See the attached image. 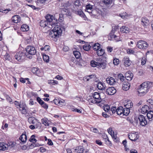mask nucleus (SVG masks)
Masks as SVG:
<instances>
[{
	"mask_svg": "<svg viewBox=\"0 0 153 153\" xmlns=\"http://www.w3.org/2000/svg\"><path fill=\"white\" fill-rule=\"evenodd\" d=\"M153 86V83L152 82H143L140 85V87L138 89L139 95L141 96L145 94L149 91V89Z\"/></svg>",
	"mask_w": 153,
	"mask_h": 153,
	"instance_id": "f257e3e1",
	"label": "nucleus"
},
{
	"mask_svg": "<svg viewBox=\"0 0 153 153\" xmlns=\"http://www.w3.org/2000/svg\"><path fill=\"white\" fill-rule=\"evenodd\" d=\"M45 18L46 20L41 21L40 22V26L43 27H47L51 28V27L54 23L53 21L54 18V16L52 15L48 14L46 16Z\"/></svg>",
	"mask_w": 153,
	"mask_h": 153,
	"instance_id": "f03ea898",
	"label": "nucleus"
},
{
	"mask_svg": "<svg viewBox=\"0 0 153 153\" xmlns=\"http://www.w3.org/2000/svg\"><path fill=\"white\" fill-rule=\"evenodd\" d=\"M106 65L105 60L100 57L97 58L96 61L92 60L91 62V65L92 67H97L102 69L105 68Z\"/></svg>",
	"mask_w": 153,
	"mask_h": 153,
	"instance_id": "7ed1b4c3",
	"label": "nucleus"
},
{
	"mask_svg": "<svg viewBox=\"0 0 153 153\" xmlns=\"http://www.w3.org/2000/svg\"><path fill=\"white\" fill-rule=\"evenodd\" d=\"M65 30L64 27L57 26L54 27L53 29L49 33V36L52 38H55L61 34L62 30Z\"/></svg>",
	"mask_w": 153,
	"mask_h": 153,
	"instance_id": "20e7f679",
	"label": "nucleus"
},
{
	"mask_svg": "<svg viewBox=\"0 0 153 153\" xmlns=\"http://www.w3.org/2000/svg\"><path fill=\"white\" fill-rule=\"evenodd\" d=\"M26 53L25 55L27 57L30 59L32 58L31 56H29V55H35L36 53V51L35 48L32 46H28L26 48Z\"/></svg>",
	"mask_w": 153,
	"mask_h": 153,
	"instance_id": "39448f33",
	"label": "nucleus"
},
{
	"mask_svg": "<svg viewBox=\"0 0 153 153\" xmlns=\"http://www.w3.org/2000/svg\"><path fill=\"white\" fill-rule=\"evenodd\" d=\"M101 13V11L96 7V8L94 9V10H93V11L91 13L90 16L92 18L99 19Z\"/></svg>",
	"mask_w": 153,
	"mask_h": 153,
	"instance_id": "423d86ee",
	"label": "nucleus"
},
{
	"mask_svg": "<svg viewBox=\"0 0 153 153\" xmlns=\"http://www.w3.org/2000/svg\"><path fill=\"white\" fill-rule=\"evenodd\" d=\"M137 46L140 49H146L148 46L147 43L143 40H140L137 42Z\"/></svg>",
	"mask_w": 153,
	"mask_h": 153,
	"instance_id": "0eeeda50",
	"label": "nucleus"
},
{
	"mask_svg": "<svg viewBox=\"0 0 153 153\" xmlns=\"http://www.w3.org/2000/svg\"><path fill=\"white\" fill-rule=\"evenodd\" d=\"M128 137L131 141H135L139 137L137 132H134L128 134Z\"/></svg>",
	"mask_w": 153,
	"mask_h": 153,
	"instance_id": "6e6552de",
	"label": "nucleus"
},
{
	"mask_svg": "<svg viewBox=\"0 0 153 153\" xmlns=\"http://www.w3.org/2000/svg\"><path fill=\"white\" fill-rule=\"evenodd\" d=\"M138 119L139 121L140 125L143 126H145L147 123V121L145 117L143 115H139L138 117Z\"/></svg>",
	"mask_w": 153,
	"mask_h": 153,
	"instance_id": "1a4fd4ad",
	"label": "nucleus"
},
{
	"mask_svg": "<svg viewBox=\"0 0 153 153\" xmlns=\"http://www.w3.org/2000/svg\"><path fill=\"white\" fill-rule=\"evenodd\" d=\"M25 56V54L22 52H19L17 53L15 56V58L13 59H16L17 61L20 62L23 59Z\"/></svg>",
	"mask_w": 153,
	"mask_h": 153,
	"instance_id": "9d476101",
	"label": "nucleus"
},
{
	"mask_svg": "<svg viewBox=\"0 0 153 153\" xmlns=\"http://www.w3.org/2000/svg\"><path fill=\"white\" fill-rule=\"evenodd\" d=\"M116 90L114 87H109L107 88L106 93L108 95H112L116 93Z\"/></svg>",
	"mask_w": 153,
	"mask_h": 153,
	"instance_id": "9b49d317",
	"label": "nucleus"
},
{
	"mask_svg": "<svg viewBox=\"0 0 153 153\" xmlns=\"http://www.w3.org/2000/svg\"><path fill=\"white\" fill-rule=\"evenodd\" d=\"M106 81L108 84L111 85H113L116 83L115 79L112 77L110 76L106 78Z\"/></svg>",
	"mask_w": 153,
	"mask_h": 153,
	"instance_id": "f8f14e48",
	"label": "nucleus"
},
{
	"mask_svg": "<svg viewBox=\"0 0 153 153\" xmlns=\"http://www.w3.org/2000/svg\"><path fill=\"white\" fill-rule=\"evenodd\" d=\"M141 24L144 27H147L149 24V22L148 19L146 18H142L141 19Z\"/></svg>",
	"mask_w": 153,
	"mask_h": 153,
	"instance_id": "ddd939ff",
	"label": "nucleus"
},
{
	"mask_svg": "<svg viewBox=\"0 0 153 153\" xmlns=\"http://www.w3.org/2000/svg\"><path fill=\"white\" fill-rule=\"evenodd\" d=\"M62 6L64 7V8H72L73 4H72V1L71 0H69L66 3H64L62 4Z\"/></svg>",
	"mask_w": 153,
	"mask_h": 153,
	"instance_id": "4468645a",
	"label": "nucleus"
},
{
	"mask_svg": "<svg viewBox=\"0 0 153 153\" xmlns=\"http://www.w3.org/2000/svg\"><path fill=\"white\" fill-rule=\"evenodd\" d=\"M11 20L13 22L16 23L21 21V18L19 15H14L11 18Z\"/></svg>",
	"mask_w": 153,
	"mask_h": 153,
	"instance_id": "2eb2a0df",
	"label": "nucleus"
},
{
	"mask_svg": "<svg viewBox=\"0 0 153 153\" xmlns=\"http://www.w3.org/2000/svg\"><path fill=\"white\" fill-rule=\"evenodd\" d=\"M129 104H126L124 105L125 107L123 108V115L126 116L128 115L130 113V109L129 108V107H128L127 106H129Z\"/></svg>",
	"mask_w": 153,
	"mask_h": 153,
	"instance_id": "dca6fc26",
	"label": "nucleus"
},
{
	"mask_svg": "<svg viewBox=\"0 0 153 153\" xmlns=\"http://www.w3.org/2000/svg\"><path fill=\"white\" fill-rule=\"evenodd\" d=\"M123 61H124V64L126 67H128L131 65V61L129 60L128 57H124Z\"/></svg>",
	"mask_w": 153,
	"mask_h": 153,
	"instance_id": "f3484780",
	"label": "nucleus"
},
{
	"mask_svg": "<svg viewBox=\"0 0 153 153\" xmlns=\"http://www.w3.org/2000/svg\"><path fill=\"white\" fill-rule=\"evenodd\" d=\"M69 8H62V13L64 14V15H65L67 16H71V13L70 12Z\"/></svg>",
	"mask_w": 153,
	"mask_h": 153,
	"instance_id": "a211bd4d",
	"label": "nucleus"
},
{
	"mask_svg": "<svg viewBox=\"0 0 153 153\" xmlns=\"http://www.w3.org/2000/svg\"><path fill=\"white\" fill-rule=\"evenodd\" d=\"M8 147V144L4 142L0 143V150L5 151L7 150Z\"/></svg>",
	"mask_w": 153,
	"mask_h": 153,
	"instance_id": "6ab92c4d",
	"label": "nucleus"
},
{
	"mask_svg": "<svg viewBox=\"0 0 153 153\" xmlns=\"http://www.w3.org/2000/svg\"><path fill=\"white\" fill-rule=\"evenodd\" d=\"M149 107L146 105H143L141 109V112L143 114L147 113L149 110Z\"/></svg>",
	"mask_w": 153,
	"mask_h": 153,
	"instance_id": "aec40b11",
	"label": "nucleus"
},
{
	"mask_svg": "<svg viewBox=\"0 0 153 153\" xmlns=\"http://www.w3.org/2000/svg\"><path fill=\"white\" fill-rule=\"evenodd\" d=\"M115 33L114 30H112L111 31L110 33L109 34V36L111 38L113 39L114 38L116 40H117V41H119V40L118 39L116 35L114 34Z\"/></svg>",
	"mask_w": 153,
	"mask_h": 153,
	"instance_id": "412c9836",
	"label": "nucleus"
},
{
	"mask_svg": "<svg viewBox=\"0 0 153 153\" xmlns=\"http://www.w3.org/2000/svg\"><path fill=\"white\" fill-rule=\"evenodd\" d=\"M130 87V84L128 82H125L123 85V89L125 91H127L129 89Z\"/></svg>",
	"mask_w": 153,
	"mask_h": 153,
	"instance_id": "4be33fe9",
	"label": "nucleus"
},
{
	"mask_svg": "<svg viewBox=\"0 0 153 153\" xmlns=\"http://www.w3.org/2000/svg\"><path fill=\"white\" fill-rule=\"evenodd\" d=\"M26 105H20L19 110L22 114H25L27 113V111L26 109Z\"/></svg>",
	"mask_w": 153,
	"mask_h": 153,
	"instance_id": "5701e85b",
	"label": "nucleus"
},
{
	"mask_svg": "<svg viewBox=\"0 0 153 153\" xmlns=\"http://www.w3.org/2000/svg\"><path fill=\"white\" fill-rule=\"evenodd\" d=\"M120 30L121 32L126 33H128L130 31L129 29L126 26H123L120 28Z\"/></svg>",
	"mask_w": 153,
	"mask_h": 153,
	"instance_id": "b1692460",
	"label": "nucleus"
},
{
	"mask_svg": "<svg viewBox=\"0 0 153 153\" xmlns=\"http://www.w3.org/2000/svg\"><path fill=\"white\" fill-rule=\"evenodd\" d=\"M84 149L82 146H79L75 147L74 149V152L77 153H82Z\"/></svg>",
	"mask_w": 153,
	"mask_h": 153,
	"instance_id": "393cba45",
	"label": "nucleus"
},
{
	"mask_svg": "<svg viewBox=\"0 0 153 153\" xmlns=\"http://www.w3.org/2000/svg\"><path fill=\"white\" fill-rule=\"evenodd\" d=\"M147 117L150 121L152 120L153 119V111H149L147 113Z\"/></svg>",
	"mask_w": 153,
	"mask_h": 153,
	"instance_id": "a878e982",
	"label": "nucleus"
},
{
	"mask_svg": "<svg viewBox=\"0 0 153 153\" xmlns=\"http://www.w3.org/2000/svg\"><path fill=\"white\" fill-rule=\"evenodd\" d=\"M123 108L122 106L118 107L116 111L117 114L119 115H121L122 114H123Z\"/></svg>",
	"mask_w": 153,
	"mask_h": 153,
	"instance_id": "bb28decb",
	"label": "nucleus"
},
{
	"mask_svg": "<svg viewBox=\"0 0 153 153\" xmlns=\"http://www.w3.org/2000/svg\"><path fill=\"white\" fill-rule=\"evenodd\" d=\"M19 140L23 143H25L27 140V137L25 134H22L19 138Z\"/></svg>",
	"mask_w": 153,
	"mask_h": 153,
	"instance_id": "cd10ccee",
	"label": "nucleus"
},
{
	"mask_svg": "<svg viewBox=\"0 0 153 153\" xmlns=\"http://www.w3.org/2000/svg\"><path fill=\"white\" fill-rule=\"evenodd\" d=\"M29 26L26 24L22 25L21 27V30L22 31H27L29 30Z\"/></svg>",
	"mask_w": 153,
	"mask_h": 153,
	"instance_id": "c85d7f7f",
	"label": "nucleus"
},
{
	"mask_svg": "<svg viewBox=\"0 0 153 153\" xmlns=\"http://www.w3.org/2000/svg\"><path fill=\"white\" fill-rule=\"evenodd\" d=\"M31 71L33 74H35L38 76H40L41 75L39 74V71L37 68H33L31 69Z\"/></svg>",
	"mask_w": 153,
	"mask_h": 153,
	"instance_id": "c756f323",
	"label": "nucleus"
},
{
	"mask_svg": "<svg viewBox=\"0 0 153 153\" xmlns=\"http://www.w3.org/2000/svg\"><path fill=\"white\" fill-rule=\"evenodd\" d=\"M104 84L102 82H98L97 85L98 88L100 90H104L105 89V87L104 86Z\"/></svg>",
	"mask_w": 153,
	"mask_h": 153,
	"instance_id": "7c9ffc66",
	"label": "nucleus"
},
{
	"mask_svg": "<svg viewBox=\"0 0 153 153\" xmlns=\"http://www.w3.org/2000/svg\"><path fill=\"white\" fill-rule=\"evenodd\" d=\"M72 2L74 5V6L73 5L72 6H73L74 8H77V7L80 5L79 1L78 0H73L72 1Z\"/></svg>",
	"mask_w": 153,
	"mask_h": 153,
	"instance_id": "2f4dec72",
	"label": "nucleus"
},
{
	"mask_svg": "<svg viewBox=\"0 0 153 153\" xmlns=\"http://www.w3.org/2000/svg\"><path fill=\"white\" fill-rule=\"evenodd\" d=\"M95 76L94 75H91L88 76L86 77H84L83 78V80L85 82H87L89 81V80L90 79L95 78Z\"/></svg>",
	"mask_w": 153,
	"mask_h": 153,
	"instance_id": "473e14b6",
	"label": "nucleus"
},
{
	"mask_svg": "<svg viewBox=\"0 0 153 153\" xmlns=\"http://www.w3.org/2000/svg\"><path fill=\"white\" fill-rule=\"evenodd\" d=\"M100 93L97 92H95L93 93L92 95L94 98L95 99L100 100L101 98L100 97Z\"/></svg>",
	"mask_w": 153,
	"mask_h": 153,
	"instance_id": "72a5a7b5",
	"label": "nucleus"
},
{
	"mask_svg": "<svg viewBox=\"0 0 153 153\" xmlns=\"http://www.w3.org/2000/svg\"><path fill=\"white\" fill-rule=\"evenodd\" d=\"M28 121L30 124H32L35 125L37 122L36 120V118L33 117H31L28 119Z\"/></svg>",
	"mask_w": 153,
	"mask_h": 153,
	"instance_id": "f704fd0d",
	"label": "nucleus"
},
{
	"mask_svg": "<svg viewBox=\"0 0 153 153\" xmlns=\"http://www.w3.org/2000/svg\"><path fill=\"white\" fill-rule=\"evenodd\" d=\"M133 74L132 73H131L130 74L129 73L126 74L125 77L127 80L128 81H131L133 78Z\"/></svg>",
	"mask_w": 153,
	"mask_h": 153,
	"instance_id": "c9c22d12",
	"label": "nucleus"
},
{
	"mask_svg": "<svg viewBox=\"0 0 153 153\" xmlns=\"http://www.w3.org/2000/svg\"><path fill=\"white\" fill-rule=\"evenodd\" d=\"M96 8V6H95L94 4L92 5L91 4H87L86 6L85 9H94Z\"/></svg>",
	"mask_w": 153,
	"mask_h": 153,
	"instance_id": "e433bc0d",
	"label": "nucleus"
},
{
	"mask_svg": "<svg viewBox=\"0 0 153 153\" xmlns=\"http://www.w3.org/2000/svg\"><path fill=\"white\" fill-rule=\"evenodd\" d=\"M97 51V54L99 56H101L105 53L104 50L102 48H101L100 50H98Z\"/></svg>",
	"mask_w": 153,
	"mask_h": 153,
	"instance_id": "4c0bfd02",
	"label": "nucleus"
},
{
	"mask_svg": "<svg viewBox=\"0 0 153 153\" xmlns=\"http://www.w3.org/2000/svg\"><path fill=\"white\" fill-rule=\"evenodd\" d=\"M103 2L106 6H109L112 3V0H102Z\"/></svg>",
	"mask_w": 153,
	"mask_h": 153,
	"instance_id": "58836bf2",
	"label": "nucleus"
},
{
	"mask_svg": "<svg viewBox=\"0 0 153 153\" xmlns=\"http://www.w3.org/2000/svg\"><path fill=\"white\" fill-rule=\"evenodd\" d=\"M100 48V45L98 42L95 43L93 46V48L94 51H97L99 50Z\"/></svg>",
	"mask_w": 153,
	"mask_h": 153,
	"instance_id": "ea45409f",
	"label": "nucleus"
},
{
	"mask_svg": "<svg viewBox=\"0 0 153 153\" xmlns=\"http://www.w3.org/2000/svg\"><path fill=\"white\" fill-rule=\"evenodd\" d=\"M118 78L122 82H123L124 80H125L126 77H125L121 73H119L118 75Z\"/></svg>",
	"mask_w": 153,
	"mask_h": 153,
	"instance_id": "a19ab883",
	"label": "nucleus"
},
{
	"mask_svg": "<svg viewBox=\"0 0 153 153\" xmlns=\"http://www.w3.org/2000/svg\"><path fill=\"white\" fill-rule=\"evenodd\" d=\"M73 54L76 59H79V58L81 56L80 52L77 51H74Z\"/></svg>",
	"mask_w": 153,
	"mask_h": 153,
	"instance_id": "79ce46f5",
	"label": "nucleus"
},
{
	"mask_svg": "<svg viewBox=\"0 0 153 153\" xmlns=\"http://www.w3.org/2000/svg\"><path fill=\"white\" fill-rule=\"evenodd\" d=\"M43 59L44 61L47 62H48L49 61V57L48 55H47L45 53L43 54Z\"/></svg>",
	"mask_w": 153,
	"mask_h": 153,
	"instance_id": "37998d69",
	"label": "nucleus"
},
{
	"mask_svg": "<svg viewBox=\"0 0 153 153\" xmlns=\"http://www.w3.org/2000/svg\"><path fill=\"white\" fill-rule=\"evenodd\" d=\"M50 49V47L49 45H45L44 47H42L40 48L41 51L44 50L45 51H49Z\"/></svg>",
	"mask_w": 153,
	"mask_h": 153,
	"instance_id": "c03bdc74",
	"label": "nucleus"
},
{
	"mask_svg": "<svg viewBox=\"0 0 153 153\" xmlns=\"http://www.w3.org/2000/svg\"><path fill=\"white\" fill-rule=\"evenodd\" d=\"M83 48L85 51L89 50L91 48V46L89 44H86L83 46Z\"/></svg>",
	"mask_w": 153,
	"mask_h": 153,
	"instance_id": "a18cd8bd",
	"label": "nucleus"
},
{
	"mask_svg": "<svg viewBox=\"0 0 153 153\" xmlns=\"http://www.w3.org/2000/svg\"><path fill=\"white\" fill-rule=\"evenodd\" d=\"M35 137L36 136L35 135H32L31 136L30 138L29 139V141L33 143L34 142H36L37 141V140L35 138Z\"/></svg>",
	"mask_w": 153,
	"mask_h": 153,
	"instance_id": "49530a36",
	"label": "nucleus"
},
{
	"mask_svg": "<svg viewBox=\"0 0 153 153\" xmlns=\"http://www.w3.org/2000/svg\"><path fill=\"white\" fill-rule=\"evenodd\" d=\"M41 122L42 124H44L45 126H49V124L48 122L47 119H42L41 120Z\"/></svg>",
	"mask_w": 153,
	"mask_h": 153,
	"instance_id": "de8ad7c7",
	"label": "nucleus"
},
{
	"mask_svg": "<svg viewBox=\"0 0 153 153\" xmlns=\"http://www.w3.org/2000/svg\"><path fill=\"white\" fill-rule=\"evenodd\" d=\"M36 100L39 103L42 105V104H44V102L39 97H37L36 98Z\"/></svg>",
	"mask_w": 153,
	"mask_h": 153,
	"instance_id": "09e8293b",
	"label": "nucleus"
},
{
	"mask_svg": "<svg viewBox=\"0 0 153 153\" xmlns=\"http://www.w3.org/2000/svg\"><path fill=\"white\" fill-rule=\"evenodd\" d=\"M108 133L110 134L111 136L113 135L114 134V131H112V128H109L108 129Z\"/></svg>",
	"mask_w": 153,
	"mask_h": 153,
	"instance_id": "8fccbe9b",
	"label": "nucleus"
},
{
	"mask_svg": "<svg viewBox=\"0 0 153 153\" xmlns=\"http://www.w3.org/2000/svg\"><path fill=\"white\" fill-rule=\"evenodd\" d=\"M110 108L109 106L108 105H106L104 107V110L106 112H108V111H110Z\"/></svg>",
	"mask_w": 153,
	"mask_h": 153,
	"instance_id": "3c124183",
	"label": "nucleus"
},
{
	"mask_svg": "<svg viewBox=\"0 0 153 153\" xmlns=\"http://www.w3.org/2000/svg\"><path fill=\"white\" fill-rule=\"evenodd\" d=\"M65 100H59V105L61 106H64L65 105Z\"/></svg>",
	"mask_w": 153,
	"mask_h": 153,
	"instance_id": "603ef678",
	"label": "nucleus"
},
{
	"mask_svg": "<svg viewBox=\"0 0 153 153\" xmlns=\"http://www.w3.org/2000/svg\"><path fill=\"white\" fill-rule=\"evenodd\" d=\"M47 0H37L35 1L36 4H39V3L41 4H44L45 3Z\"/></svg>",
	"mask_w": 153,
	"mask_h": 153,
	"instance_id": "864d4df0",
	"label": "nucleus"
},
{
	"mask_svg": "<svg viewBox=\"0 0 153 153\" xmlns=\"http://www.w3.org/2000/svg\"><path fill=\"white\" fill-rule=\"evenodd\" d=\"M113 63L115 65H117L119 63V59H114L113 60Z\"/></svg>",
	"mask_w": 153,
	"mask_h": 153,
	"instance_id": "5fc2aeb1",
	"label": "nucleus"
},
{
	"mask_svg": "<svg viewBox=\"0 0 153 153\" xmlns=\"http://www.w3.org/2000/svg\"><path fill=\"white\" fill-rule=\"evenodd\" d=\"M42 107L44 108L47 109L48 107V105L45 102H44L43 104H42V105H41Z\"/></svg>",
	"mask_w": 153,
	"mask_h": 153,
	"instance_id": "6e6d98bb",
	"label": "nucleus"
},
{
	"mask_svg": "<svg viewBox=\"0 0 153 153\" xmlns=\"http://www.w3.org/2000/svg\"><path fill=\"white\" fill-rule=\"evenodd\" d=\"M117 109L115 107H112L111 108L110 111L112 113H115L116 112Z\"/></svg>",
	"mask_w": 153,
	"mask_h": 153,
	"instance_id": "4d7b16f0",
	"label": "nucleus"
},
{
	"mask_svg": "<svg viewBox=\"0 0 153 153\" xmlns=\"http://www.w3.org/2000/svg\"><path fill=\"white\" fill-rule=\"evenodd\" d=\"M112 138L114 139V140L116 142H117L118 141V138H117L116 135L113 134L111 136Z\"/></svg>",
	"mask_w": 153,
	"mask_h": 153,
	"instance_id": "13d9d810",
	"label": "nucleus"
},
{
	"mask_svg": "<svg viewBox=\"0 0 153 153\" xmlns=\"http://www.w3.org/2000/svg\"><path fill=\"white\" fill-rule=\"evenodd\" d=\"M72 111H75L79 113H81V111L79 109L76 108H73L72 109Z\"/></svg>",
	"mask_w": 153,
	"mask_h": 153,
	"instance_id": "bf43d9fd",
	"label": "nucleus"
},
{
	"mask_svg": "<svg viewBox=\"0 0 153 153\" xmlns=\"http://www.w3.org/2000/svg\"><path fill=\"white\" fill-rule=\"evenodd\" d=\"M47 143L50 146H52L53 145V143L51 139H48Z\"/></svg>",
	"mask_w": 153,
	"mask_h": 153,
	"instance_id": "052dcab7",
	"label": "nucleus"
},
{
	"mask_svg": "<svg viewBox=\"0 0 153 153\" xmlns=\"http://www.w3.org/2000/svg\"><path fill=\"white\" fill-rule=\"evenodd\" d=\"M127 53L128 54H133L134 52L132 49H128L127 50Z\"/></svg>",
	"mask_w": 153,
	"mask_h": 153,
	"instance_id": "680f3d73",
	"label": "nucleus"
},
{
	"mask_svg": "<svg viewBox=\"0 0 153 153\" xmlns=\"http://www.w3.org/2000/svg\"><path fill=\"white\" fill-rule=\"evenodd\" d=\"M63 19V16L62 14H59V18L58 19L59 21L61 22Z\"/></svg>",
	"mask_w": 153,
	"mask_h": 153,
	"instance_id": "e2e57ef3",
	"label": "nucleus"
},
{
	"mask_svg": "<svg viewBox=\"0 0 153 153\" xmlns=\"http://www.w3.org/2000/svg\"><path fill=\"white\" fill-rule=\"evenodd\" d=\"M91 130L93 132L96 133H97L98 132V129L96 128H92L91 129Z\"/></svg>",
	"mask_w": 153,
	"mask_h": 153,
	"instance_id": "0e129e2a",
	"label": "nucleus"
},
{
	"mask_svg": "<svg viewBox=\"0 0 153 153\" xmlns=\"http://www.w3.org/2000/svg\"><path fill=\"white\" fill-rule=\"evenodd\" d=\"M39 150L41 152H43L45 151L46 149L43 147H41L39 149Z\"/></svg>",
	"mask_w": 153,
	"mask_h": 153,
	"instance_id": "69168bd1",
	"label": "nucleus"
},
{
	"mask_svg": "<svg viewBox=\"0 0 153 153\" xmlns=\"http://www.w3.org/2000/svg\"><path fill=\"white\" fill-rule=\"evenodd\" d=\"M95 142L96 144H97L100 146L102 144V142L100 140H97Z\"/></svg>",
	"mask_w": 153,
	"mask_h": 153,
	"instance_id": "338daca9",
	"label": "nucleus"
},
{
	"mask_svg": "<svg viewBox=\"0 0 153 153\" xmlns=\"http://www.w3.org/2000/svg\"><path fill=\"white\" fill-rule=\"evenodd\" d=\"M147 102L151 105H153V99H149L147 100Z\"/></svg>",
	"mask_w": 153,
	"mask_h": 153,
	"instance_id": "774afa93",
	"label": "nucleus"
}]
</instances>
